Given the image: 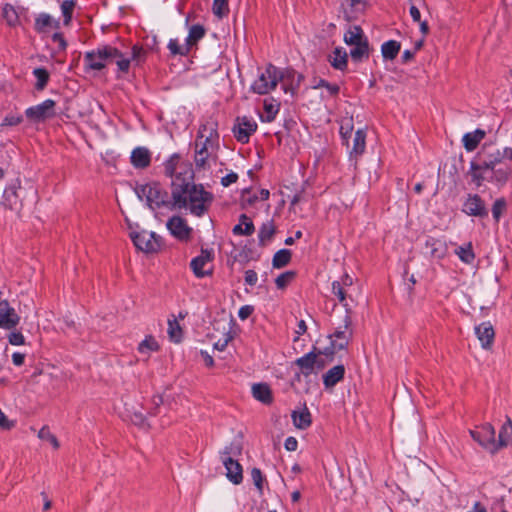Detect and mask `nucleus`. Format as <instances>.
<instances>
[{
  "label": "nucleus",
  "mask_w": 512,
  "mask_h": 512,
  "mask_svg": "<svg viewBox=\"0 0 512 512\" xmlns=\"http://www.w3.org/2000/svg\"><path fill=\"white\" fill-rule=\"evenodd\" d=\"M168 334L171 341L180 343L182 340V329L176 319L168 320Z\"/></svg>",
  "instance_id": "43"
},
{
  "label": "nucleus",
  "mask_w": 512,
  "mask_h": 512,
  "mask_svg": "<svg viewBox=\"0 0 512 512\" xmlns=\"http://www.w3.org/2000/svg\"><path fill=\"white\" fill-rule=\"evenodd\" d=\"M242 453V445L239 441H232L229 445L225 446L221 452V458L227 456H239Z\"/></svg>",
  "instance_id": "49"
},
{
  "label": "nucleus",
  "mask_w": 512,
  "mask_h": 512,
  "mask_svg": "<svg viewBox=\"0 0 512 512\" xmlns=\"http://www.w3.org/2000/svg\"><path fill=\"white\" fill-rule=\"evenodd\" d=\"M365 147H366V132L363 129H358L354 133L353 147L350 151V155L355 158H358L359 156H361L364 153Z\"/></svg>",
  "instance_id": "30"
},
{
  "label": "nucleus",
  "mask_w": 512,
  "mask_h": 512,
  "mask_svg": "<svg viewBox=\"0 0 512 512\" xmlns=\"http://www.w3.org/2000/svg\"><path fill=\"white\" fill-rule=\"evenodd\" d=\"M222 463L226 469V476L233 484H240L243 481L242 466L232 457H222Z\"/></svg>",
  "instance_id": "20"
},
{
  "label": "nucleus",
  "mask_w": 512,
  "mask_h": 512,
  "mask_svg": "<svg viewBox=\"0 0 512 512\" xmlns=\"http://www.w3.org/2000/svg\"><path fill=\"white\" fill-rule=\"evenodd\" d=\"M504 154L499 149L490 151L486 144L483 145L482 149L477 153L474 160L480 162L484 169H493L497 164H500Z\"/></svg>",
  "instance_id": "15"
},
{
  "label": "nucleus",
  "mask_w": 512,
  "mask_h": 512,
  "mask_svg": "<svg viewBox=\"0 0 512 512\" xmlns=\"http://www.w3.org/2000/svg\"><path fill=\"white\" fill-rule=\"evenodd\" d=\"M167 229L179 240L188 239L191 232L185 219L180 216H172L167 222Z\"/></svg>",
  "instance_id": "18"
},
{
  "label": "nucleus",
  "mask_w": 512,
  "mask_h": 512,
  "mask_svg": "<svg viewBox=\"0 0 512 512\" xmlns=\"http://www.w3.org/2000/svg\"><path fill=\"white\" fill-rule=\"evenodd\" d=\"M351 59L354 62H362L364 59L369 58V42L368 39L361 41L359 44L353 46L350 50Z\"/></svg>",
  "instance_id": "32"
},
{
  "label": "nucleus",
  "mask_w": 512,
  "mask_h": 512,
  "mask_svg": "<svg viewBox=\"0 0 512 512\" xmlns=\"http://www.w3.org/2000/svg\"><path fill=\"white\" fill-rule=\"evenodd\" d=\"M343 325L335 329L333 334L329 335V339L336 340L338 349H347L350 340L353 337V330L351 329L352 319L350 316V309H346V314L343 319Z\"/></svg>",
  "instance_id": "14"
},
{
  "label": "nucleus",
  "mask_w": 512,
  "mask_h": 512,
  "mask_svg": "<svg viewBox=\"0 0 512 512\" xmlns=\"http://www.w3.org/2000/svg\"><path fill=\"white\" fill-rule=\"evenodd\" d=\"M332 292L339 299V301L343 304V306L346 309H349L348 304L345 302L346 301V290H345V287H343V285L341 284V282L334 281L332 283Z\"/></svg>",
  "instance_id": "52"
},
{
  "label": "nucleus",
  "mask_w": 512,
  "mask_h": 512,
  "mask_svg": "<svg viewBox=\"0 0 512 512\" xmlns=\"http://www.w3.org/2000/svg\"><path fill=\"white\" fill-rule=\"evenodd\" d=\"M292 253L289 249L278 250L272 259V266L276 269L287 266L291 261Z\"/></svg>",
  "instance_id": "40"
},
{
  "label": "nucleus",
  "mask_w": 512,
  "mask_h": 512,
  "mask_svg": "<svg viewBox=\"0 0 512 512\" xmlns=\"http://www.w3.org/2000/svg\"><path fill=\"white\" fill-rule=\"evenodd\" d=\"M75 2L73 0H64L61 3V11L64 17V25L68 26L72 21Z\"/></svg>",
  "instance_id": "45"
},
{
  "label": "nucleus",
  "mask_w": 512,
  "mask_h": 512,
  "mask_svg": "<svg viewBox=\"0 0 512 512\" xmlns=\"http://www.w3.org/2000/svg\"><path fill=\"white\" fill-rule=\"evenodd\" d=\"M51 38L53 42L58 44L60 51L66 50L68 44L61 32H55Z\"/></svg>",
  "instance_id": "61"
},
{
  "label": "nucleus",
  "mask_w": 512,
  "mask_h": 512,
  "mask_svg": "<svg viewBox=\"0 0 512 512\" xmlns=\"http://www.w3.org/2000/svg\"><path fill=\"white\" fill-rule=\"evenodd\" d=\"M461 211L468 216L481 219L487 218L489 213L484 200L478 194H468Z\"/></svg>",
  "instance_id": "12"
},
{
  "label": "nucleus",
  "mask_w": 512,
  "mask_h": 512,
  "mask_svg": "<svg viewBox=\"0 0 512 512\" xmlns=\"http://www.w3.org/2000/svg\"><path fill=\"white\" fill-rule=\"evenodd\" d=\"M475 334L478 340L481 342L483 349L489 350L492 347L495 338V331L489 321L482 322L476 326Z\"/></svg>",
  "instance_id": "19"
},
{
  "label": "nucleus",
  "mask_w": 512,
  "mask_h": 512,
  "mask_svg": "<svg viewBox=\"0 0 512 512\" xmlns=\"http://www.w3.org/2000/svg\"><path fill=\"white\" fill-rule=\"evenodd\" d=\"M214 250L201 248L200 255L194 257L190 262V267L197 278H204L213 274V269L205 270L204 267L214 260Z\"/></svg>",
  "instance_id": "11"
},
{
  "label": "nucleus",
  "mask_w": 512,
  "mask_h": 512,
  "mask_svg": "<svg viewBox=\"0 0 512 512\" xmlns=\"http://www.w3.org/2000/svg\"><path fill=\"white\" fill-rule=\"evenodd\" d=\"M158 350L159 344L151 335L146 336L145 339L141 341L138 345V352L140 354H146L149 356L151 352H155Z\"/></svg>",
  "instance_id": "42"
},
{
  "label": "nucleus",
  "mask_w": 512,
  "mask_h": 512,
  "mask_svg": "<svg viewBox=\"0 0 512 512\" xmlns=\"http://www.w3.org/2000/svg\"><path fill=\"white\" fill-rule=\"evenodd\" d=\"M507 206L505 198L501 197L495 200L492 205V216L496 223L499 222L503 212L505 211Z\"/></svg>",
  "instance_id": "48"
},
{
  "label": "nucleus",
  "mask_w": 512,
  "mask_h": 512,
  "mask_svg": "<svg viewBox=\"0 0 512 512\" xmlns=\"http://www.w3.org/2000/svg\"><path fill=\"white\" fill-rule=\"evenodd\" d=\"M401 49L400 42L389 40L382 44L381 53L385 60H394Z\"/></svg>",
  "instance_id": "37"
},
{
  "label": "nucleus",
  "mask_w": 512,
  "mask_h": 512,
  "mask_svg": "<svg viewBox=\"0 0 512 512\" xmlns=\"http://www.w3.org/2000/svg\"><path fill=\"white\" fill-rule=\"evenodd\" d=\"M244 280L247 285L254 286L258 280V275L256 271L252 269L246 270Z\"/></svg>",
  "instance_id": "62"
},
{
  "label": "nucleus",
  "mask_w": 512,
  "mask_h": 512,
  "mask_svg": "<svg viewBox=\"0 0 512 512\" xmlns=\"http://www.w3.org/2000/svg\"><path fill=\"white\" fill-rule=\"evenodd\" d=\"M212 11L219 18L226 16L229 13L228 0H214Z\"/></svg>",
  "instance_id": "47"
},
{
  "label": "nucleus",
  "mask_w": 512,
  "mask_h": 512,
  "mask_svg": "<svg viewBox=\"0 0 512 512\" xmlns=\"http://www.w3.org/2000/svg\"><path fill=\"white\" fill-rule=\"evenodd\" d=\"M48 28H54L56 30H59L60 29V21L59 20H54L47 13H40L35 18L34 30L37 33H45V32H47Z\"/></svg>",
  "instance_id": "23"
},
{
  "label": "nucleus",
  "mask_w": 512,
  "mask_h": 512,
  "mask_svg": "<svg viewBox=\"0 0 512 512\" xmlns=\"http://www.w3.org/2000/svg\"><path fill=\"white\" fill-rule=\"evenodd\" d=\"M367 39L365 36L362 28L360 26H353L351 27L345 34H344V42L347 45L354 46L356 44H359L361 41Z\"/></svg>",
  "instance_id": "36"
},
{
  "label": "nucleus",
  "mask_w": 512,
  "mask_h": 512,
  "mask_svg": "<svg viewBox=\"0 0 512 512\" xmlns=\"http://www.w3.org/2000/svg\"><path fill=\"white\" fill-rule=\"evenodd\" d=\"M486 132L482 129H476L473 132H468L463 136V145L468 152L474 151L482 139L485 137Z\"/></svg>",
  "instance_id": "28"
},
{
  "label": "nucleus",
  "mask_w": 512,
  "mask_h": 512,
  "mask_svg": "<svg viewBox=\"0 0 512 512\" xmlns=\"http://www.w3.org/2000/svg\"><path fill=\"white\" fill-rule=\"evenodd\" d=\"M263 109L265 114L261 116V121L267 123L273 122L279 112L280 103L276 102L274 99L271 101L264 100Z\"/></svg>",
  "instance_id": "35"
},
{
  "label": "nucleus",
  "mask_w": 512,
  "mask_h": 512,
  "mask_svg": "<svg viewBox=\"0 0 512 512\" xmlns=\"http://www.w3.org/2000/svg\"><path fill=\"white\" fill-rule=\"evenodd\" d=\"M130 238L134 246L146 254L158 252L162 245V239L159 235L146 230L130 232Z\"/></svg>",
  "instance_id": "7"
},
{
  "label": "nucleus",
  "mask_w": 512,
  "mask_h": 512,
  "mask_svg": "<svg viewBox=\"0 0 512 512\" xmlns=\"http://www.w3.org/2000/svg\"><path fill=\"white\" fill-rule=\"evenodd\" d=\"M508 429H510L512 432V420L509 417H507L506 422L502 425L500 432H499L498 446H500V448L505 447L508 444V438H509Z\"/></svg>",
  "instance_id": "46"
},
{
  "label": "nucleus",
  "mask_w": 512,
  "mask_h": 512,
  "mask_svg": "<svg viewBox=\"0 0 512 512\" xmlns=\"http://www.w3.org/2000/svg\"><path fill=\"white\" fill-rule=\"evenodd\" d=\"M345 375V367L343 364L336 365L329 369L324 375H323V384L325 388H332L334 387L338 382H340Z\"/></svg>",
  "instance_id": "24"
},
{
  "label": "nucleus",
  "mask_w": 512,
  "mask_h": 512,
  "mask_svg": "<svg viewBox=\"0 0 512 512\" xmlns=\"http://www.w3.org/2000/svg\"><path fill=\"white\" fill-rule=\"evenodd\" d=\"M130 418L132 423L140 428L146 429L149 428L150 426L146 419V416L141 411L133 412Z\"/></svg>",
  "instance_id": "54"
},
{
  "label": "nucleus",
  "mask_w": 512,
  "mask_h": 512,
  "mask_svg": "<svg viewBox=\"0 0 512 512\" xmlns=\"http://www.w3.org/2000/svg\"><path fill=\"white\" fill-rule=\"evenodd\" d=\"M276 233L274 222L267 221L261 225L258 232L259 246H266L267 242L271 241Z\"/></svg>",
  "instance_id": "31"
},
{
  "label": "nucleus",
  "mask_w": 512,
  "mask_h": 512,
  "mask_svg": "<svg viewBox=\"0 0 512 512\" xmlns=\"http://www.w3.org/2000/svg\"><path fill=\"white\" fill-rule=\"evenodd\" d=\"M425 248L428 250L427 253L431 257L436 259H442L446 254V245L440 239L428 236L425 240Z\"/></svg>",
  "instance_id": "26"
},
{
  "label": "nucleus",
  "mask_w": 512,
  "mask_h": 512,
  "mask_svg": "<svg viewBox=\"0 0 512 512\" xmlns=\"http://www.w3.org/2000/svg\"><path fill=\"white\" fill-rule=\"evenodd\" d=\"M336 345H337V341L331 340L330 345L328 347L324 348L323 350L316 348L317 356L324 355L328 359V362H332L334 359L335 353L340 350V349H338V346H336Z\"/></svg>",
  "instance_id": "50"
},
{
  "label": "nucleus",
  "mask_w": 512,
  "mask_h": 512,
  "mask_svg": "<svg viewBox=\"0 0 512 512\" xmlns=\"http://www.w3.org/2000/svg\"><path fill=\"white\" fill-rule=\"evenodd\" d=\"M26 198V190L21 186L19 179H14L8 184L3 192V205L15 212L23 208V201Z\"/></svg>",
  "instance_id": "6"
},
{
  "label": "nucleus",
  "mask_w": 512,
  "mask_h": 512,
  "mask_svg": "<svg viewBox=\"0 0 512 512\" xmlns=\"http://www.w3.org/2000/svg\"><path fill=\"white\" fill-rule=\"evenodd\" d=\"M469 433L474 441L491 453H495L500 448L495 440V429L490 423L477 426L475 429L470 430Z\"/></svg>",
  "instance_id": "8"
},
{
  "label": "nucleus",
  "mask_w": 512,
  "mask_h": 512,
  "mask_svg": "<svg viewBox=\"0 0 512 512\" xmlns=\"http://www.w3.org/2000/svg\"><path fill=\"white\" fill-rule=\"evenodd\" d=\"M115 62L118 71L127 74L130 70V59L112 45H100L96 49L85 52L84 66L86 71H100L106 68L108 63Z\"/></svg>",
  "instance_id": "2"
},
{
  "label": "nucleus",
  "mask_w": 512,
  "mask_h": 512,
  "mask_svg": "<svg viewBox=\"0 0 512 512\" xmlns=\"http://www.w3.org/2000/svg\"><path fill=\"white\" fill-rule=\"evenodd\" d=\"M38 437L42 440L49 441L55 449L59 447V442L54 434H52L47 426H43L39 432Z\"/></svg>",
  "instance_id": "53"
},
{
  "label": "nucleus",
  "mask_w": 512,
  "mask_h": 512,
  "mask_svg": "<svg viewBox=\"0 0 512 512\" xmlns=\"http://www.w3.org/2000/svg\"><path fill=\"white\" fill-rule=\"evenodd\" d=\"M152 405L153 407L149 410L148 414L150 416H156L159 413V408L163 404V398L160 395H155L152 397Z\"/></svg>",
  "instance_id": "58"
},
{
  "label": "nucleus",
  "mask_w": 512,
  "mask_h": 512,
  "mask_svg": "<svg viewBox=\"0 0 512 512\" xmlns=\"http://www.w3.org/2000/svg\"><path fill=\"white\" fill-rule=\"evenodd\" d=\"M251 478L253 480L254 485L259 490V492L263 491V482L264 476L259 468H252L251 470Z\"/></svg>",
  "instance_id": "56"
},
{
  "label": "nucleus",
  "mask_w": 512,
  "mask_h": 512,
  "mask_svg": "<svg viewBox=\"0 0 512 512\" xmlns=\"http://www.w3.org/2000/svg\"><path fill=\"white\" fill-rule=\"evenodd\" d=\"M455 254L465 264H472L476 257L471 242L457 247L455 249Z\"/></svg>",
  "instance_id": "39"
},
{
  "label": "nucleus",
  "mask_w": 512,
  "mask_h": 512,
  "mask_svg": "<svg viewBox=\"0 0 512 512\" xmlns=\"http://www.w3.org/2000/svg\"><path fill=\"white\" fill-rule=\"evenodd\" d=\"M130 162L136 169H145L151 164V152L146 147H136L131 152Z\"/></svg>",
  "instance_id": "21"
},
{
  "label": "nucleus",
  "mask_w": 512,
  "mask_h": 512,
  "mask_svg": "<svg viewBox=\"0 0 512 512\" xmlns=\"http://www.w3.org/2000/svg\"><path fill=\"white\" fill-rule=\"evenodd\" d=\"M257 127L255 120L250 117L243 116L236 118L232 131L238 142L246 144L249 142L250 136L256 132Z\"/></svg>",
  "instance_id": "10"
},
{
  "label": "nucleus",
  "mask_w": 512,
  "mask_h": 512,
  "mask_svg": "<svg viewBox=\"0 0 512 512\" xmlns=\"http://www.w3.org/2000/svg\"><path fill=\"white\" fill-rule=\"evenodd\" d=\"M291 418L294 426L300 430H306L312 424V415L305 404L301 411H292Z\"/></svg>",
  "instance_id": "25"
},
{
  "label": "nucleus",
  "mask_w": 512,
  "mask_h": 512,
  "mask_svg": "<svg viewBox=\"0 0 512 512\" xmlns=\"http://www.w3.org/2000/svg\"><path fill=\"white\" fill-rule=\"evenodd\" d=\"M347 61H348V55L346 51L341 48L337 47L333 51V58L330 60V63L333 68L344 71L347 68Z\"/></svg>",
  "instance_id": "38"
},
{
  "label": "nucleus",
  "mask_w": 512,
  "mask_h": 512,
  "mask_svg": "<svg viewBox=\"0 0 512 512\" xmlns=\"http://www.w3.org/2000/svg\"><path fill=\"white\" fill-rule=\"evenodd\" d=\"M32 73L37 80L35 83V89L37 91L44 90L50 80V74L47 71V69H45L43 67H38V68H35Z\"/></svg>",
  "instance_id": "41"
},
{
  "label": "nucleus",
  "mask_w": 512,
  "mask_h": 512,
  "mask_svg": "<svg viewBox=\"0 0 512 512\" xmlns=\"http://www.w3.org/2000/svg\"><path fill=\"white\" fill-rule=\"evenodd\" d=\"M238 180V174L235 172H230L226 176L221 178V184L224 187H228L231 184L235 183Z\"/></svg>",
  "instance_id": "64"
},
{
  "label": "nucleus",
  "mask_w": 512,
  "mask_h": 512,
  "mask_svg": "<svg viewBox=\"0 0 512 512\" xmlns=\"http://www.w3.org/2000/svg\"><path fill=\"white\" fill-rule=\"evenodd\" d=\"M279 74L284 76L280 82L290 81V83H294L295 76H296V71L294 69H292V68H286L283 70L279 69Z\"/></svg>",
  "instance_id": "60"
},
{
  "label": "nucleus",
  "mask_w": 512,
  "mask_h": 512,
  "mask_svg": "<svg viewBox=\"0 0 512 512\" xmlns=\"http://www.w3.org/2000/svg\"><path fill=\"white\" fill-rule=\"evenodd\" d=\"M146 57V51L142 46L139 45H133L131 49V56L127 57L130 59V65L134 63L135 66L140 65Z\"/></svg>",
  "instance_id": "44"
},
{
  "label": "nucleus",
  "mask_w": 512,
  "mask_h": 512,
  "mask_svg": "<svg viewBox=\"0 0 512 512\" xmlns=\"http://www.w3.org/2000/svg\"><path fill=\"white\" fill-rule=\"evenodd\" d=\"M209 150L206 149L205 145H201L198 142V139L195 141V166L197 169H206L208 167L207 160L209 158Z\"/></svg>",
  "instance_id": "34"
},
{
  "label": "nucleus",
  "mask_w": 512,
  "mask_h": 512,
  "mask_svg": "<svg viewBox=\"0 0 512 512\" xmlns=\"http://www.w3.org/2000/svg\"><path fill=\"white\" fill-rule=\"evenodd\" d=\"M295 276H296V272L291 271V270L280 274L275 279V284H276L277 288L278 289L286 288V286L295 278Z\"/></svg>",
  "instance_id": "51"
},
{
  "label": "nucleus",
  "mask_w": 512,
  "mask_h": 512,
  "mask_svg": "<svg viewBox=\"0 0 512 512\" xmlns=\"http://www.w3.org/2000/svg\"><path fill=\"white\" fill-rule=\"evenodd\" d=\"M316 356V347L314 346L310 352L306 353L302 357L297 358L294 361V364L300 369V373H295V378L297 380L300 379V374L308 377L315 373Z\"/></svg>",
  "instance_id": "17"
},
{
  "label": "nucleus",
  "mask_w": 512,
  "mask_h": 512,
  "mask_svg": "<svg viewBox=\"0 0 512 512\" xmlns=\"http://www.w3.org/2000/svg\"><path fill=\"white\" fill-rule=\"evenodd\" d=\"M488 169H484L480 162L472 160L470 162L469 175L471 176L472 182L476 185V187H480L484 181H489V177L485 176V172Z\"/></svg>",
  "instance_id": "29"
},
{
  "label": "nucleus",
  "mask_w": 512,
  "mask_h": 512,
  "mask_svg": "<svg viewBox=\"0 0 512 512\" xmlns=\"http://www.w3.org/2000/svg\"><path fill=\"white\" fill-rule=\"evenodd\" d=\"M164 173L167 177L172 178V181L177 176L185 177V172L192 170V165L189 162L182 161V157L179 153H173L163 164Z\"/></svg>",
  "instance_id": "13"
},
{
  "label": "nucleus",
  "mask_w": 512,
  "mask_h": 512,
  "mask_svg": "<svg viewBox=\"0 0 512 512\" xmlns=\"http://www.w3.org/2000/svg\"><path fill=\"white\" fill-rule=\"evenodd\" d=\"M20 321V316L15 309L11 307L8 301L0 302V328L14 329Z\"/></svg>",
  "instance_id": "16"
},
{
  "label": "nucleus",
  "mask_w": 512,
  "mask_h": 512,
  "mask_svg": "<svg viewBox=\"0 0 512 512\" xmlns=\"http://www.w3.org/2000/svg\"><path fill=\"white\" fill-rule=\"evenodd\" d=\"M185 175L177 176L171 183L173 204L176 209H189L191 214L201 217L208 211L214 196L202 184L193 182V172L188 170Z\"/></svg>",
  "instance_id": "1"
},
{
  "label": "nucleus",
  "mask_w": 512,
  "mask_h": 512,
  "mask_svg": "<svg viewBox=\"0 0 512 512\" xmlns=\"http://www.w3.org/2000/svg\"><path fill=\"white\" fill-rule=\"evenodd\" d=\"M9 343L11 345H23L25 338L20 331H13L8 336Z\"/></svg>",
  "instance_id": "59"
},
{
  "label": "nucleus",
  "mask_w": 512,
  "mask_h": 512,
  "mask_svg": "<svg viewBox=\"0 0 512 512\" xmlns=\"http://www.w3.org/2000/svg\"><path fill=\"white\" fill-rule=\"evenodd\" d=\"M253 312H254V307L252 305H244V306L240 307V309L238 311V317L241 320H246L247 318H249L252 315Z\"/></svg>",
  "instance_id": "63"
},
{
  "label": "nucleus",
  "mask_w": 512,
  "mask_h": 512,
  "mask_svg": "<svg viewBox=\"0 0 512 512\" xmlns=\"http://www.w3.org/2000/svg\"><path fill=\"white\" fill-rule=\"evenodd\" d=\"M253 397L263 404L269 405L273 401L272 391L266 383H256L252 386Z\"/></svg>",
  "instance_id": "27"
},
{
  "label": "nucleus",
  "mask_w": 512,
  "mask_h": 512,
  "mask_svg": "<svg viewBox=\"0 0 512 512\" xmlns=\"http://www.w3.org/2000/svg\"><path fill=\"white\" fill-rule=\"evenodd\" d=\"M283 77V75L279 74V68L269 63L259 73L258 78L252 83L250 89L255 94L266 95L277 87Z\"/></svg>",
  "instance_id": "5"
},
{
  "label": "nucleus",
  "mask_w": 512,
  "mask_h": 512,
  "mask_svg": "<svg viewBox=\"0 0 512 512\" xmlns=\"http://www.w3.org/2000/svg\"><path fill=\"white\" fill-rule=\"evenodd\" d=\"M206 35V29L201 24H193L189 28L188 35L185 39V43L181 45L178 39H170L167 48L172 57L175 56H188L191 51L198 47V42L203 39Z\"/></svg>",
  "instance_id": "4"
},
{
  "label": "nucleus",
  "mask_w": 512,
  "mask_h": 512,
  "mask_svg": "<svg viewBox=\"0 0 512 512\" xmlns=\"http://www.w3.org/2000/svg\"><path fill=\"white\" fill-rule=\"evenodd\" d=\"M207 130V125H201L198 131L197 139L201 145H205L206 149L214 150L218 148L219 135L217 130L213 127L210 128L209 135H205L204 132Z\"/></svg>",
  "instance_id": "22"
},
{
  "label": "nucleus",
  "mask_w": 512,
  "mask_h": 512,
  "mask_svg": "<svg viewBox=\"0 0 512 512\" xmlns=\"http://www.w3.org/2000/svg\"><path fill=\"white\" fill-rule=\"evenodd\" d=\"M55 106L56 102L52 99H46L42 103L28 107L25 110V116L32 122H43L46 119L52 118L55 116Z\"/></svg>",
  "instance_id": "9"
},
{
  "label": "nucleus",
  "mask_w": 512,
  "mask_h": 512,
  "mask_svg": "<svg viewBox=\"0 0 512 512\" xmlns=\"http://www.w3.org/2000/svg\"><path fill=\"white\" fill-rule=\"evenodd\" d=\"M4 15H5L7 23L10 26H14L18 19V16H17L14 8L12 6L6 5L4 8Z\"/></svg>",
  "instance_id": "57"
},
{
  "label": "nucleus",
  "mask_w": 512,
  "mask_h": 512,
  "mask_svg": "<svg viewBox=\"0 0 512 512\" xmlns=\"http://www.w3.org/2000/svg\"><path fill=\"white\" fill-rule=\"evenodd\" d=\"M488 171H491L489 182H494L500 186L508 181L511 174V169L506 165L499 168L494 167L493 169H488Z\"/></svg>",
  "instance_id": "33"
},
{
  "label": "nucleus",
  "mask_w": 512,
  "mask_h": 512,
  "mask_svg": "<svg viewBox=\"0 0 512 512\" xmlns=\"http://www.w3.org/2000/svg\"><path fill=\"white\" fill-rule=\"evenodd\" d=\"M134 191L141 201H145L146 206L156 211L162 208L168 210L176 209L173 202L172 194L169 195L168 191L157 181H150L146 184H137Z\"/></svg>",
  "instance_id": "3"
},
{
  "label": "nucleus",
  "mask_w": 512,
  "mask_h": 512,
  "mask_svg": "<svg viewBox=\"0 0 512 512\" xmlns=\"http://www.w3.org/2000/svg\"><path fill=\"white\" fill-rule=\"evenodd\" d=\"M339 132H340V136L343 141V144H346L347 146H349L348 141L351 138L352 132H353V124L351 123V121H348L346 124H342L340 126Z\"/></svg>",
  "instance_id": "55"
}]
</instances>
